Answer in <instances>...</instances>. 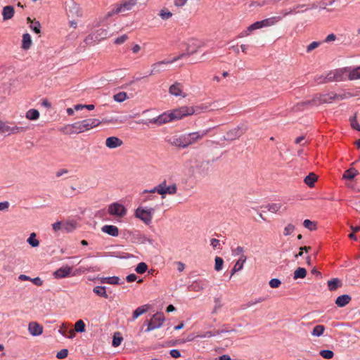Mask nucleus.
<instances>
[{
	"label": "nucleus",
	"mask_w": 360,
	"mask_h": 360,
	"mask_svg": "<svg viewBox=\"0 0 360 360\" xmlns=\"http://www.w3.org/2000/svg\"><path fill=\"white\" fill-rule=\"evenodd\" d=\"M113 98L117 102H123L128 98L126 92L121 91L114 95Z\"/></svg>",
	"instance_id": "obj_46"
},
{
	"label": "nucleus",
	"mask_w": 360,
	"mask_h": 360,
	"mask_svg": "<svg viewBox=\"0 0 360 360\" xmlns=\"http://www.w3.org/2000/svg\"><path fill=\"white\" fill-rule=\"evenodd\" d=\"M172 120H181L184 117L192 115L195 112V108L192 106H181L171 110Z\"/></svg>",
	"instance_id": "obj_6"
},
{
	"label": "nucleus",
	"mask_w": 360,
	"mask_h": 360,
	"mask_svg": "<svg viewBox=\"0 0 360 360\" xmlns=\"http://www.w3.org/2000/svg\"><path fill=\"white\" fill-rule=\"evenodd\" d=\"M167 141L172 146L179 148H187L184 134L172 136L168 139Z\"/></svg>",
	"instance_id": "obj_14"
},
{
	"label": "nucleus",
	"mask_w": 360,
	"mask_h": 360,
	"mask_svg": "<svg viewBox=\"0 0 360 360\" xmlns=\"http://www.w3.org/2000/svg\"><path fill=\"white\" fill-rule=\"evenodd\" d=\"M321 44V42L319 41H313L311 44H309L307 47V52L309 53L312 51L314 49H316L319 45Z\"/></svg>",
	"instance_id": "obj_59"
},
{
	"label": "nucleus",
	"mask_w": 360,
	"mask_h": 360,
	"mask_svg": "<svg viewBox=\"0 0 360 360\" xmlns=\"http://www.w3.org/2000/svg\"><path fill=\"white\" fill-rule=\"evenodd\" d=\"M27 243L32 246V247H37L39 245V241L36 238V233H32L30 236V237L27 239Z\"/></svg>",
	"instance_id": "obj_45"
},
{
	"label": "nucleus",
	"mask_w": 360,
	"mask_h": 360,
	"mask_svg": "<svg viewBox=\"0 0 360 360\" xmlns=\"http://www.w3.org/2000/svg\"><path fill=\"white\" fill-rule=\"evenodd\" d=\"M86 325L82 320H78L75 324V332L83 333L85 331Z\"/></svg>",
	"instance_id": "obj_43"
},
{
	"label": "nucleus",
	"mask_w": 360,
	"mask_h": 360,
	"mask_svg": "<svg viewBox=\"0 0 360 360\" xmlns=\"http://www.w3.org/2000/svg\"><path fill=\"white\" fill-rule=\"evenodd\" d=\"M22 38L21 48L24 50H28L32 44L30 34L28 33L23 34Z\"/></svg>",
	"instance_id": "obj_28"
},
{
	"label": "nucleus",
	"mask_w": 360,
	"mask_h": 360,
	"mask_svg": "<svg viewBox=\"0 0 360 360\" xmlns=\"http://www.w3.org/2000/svg\"><path fill=\"white\" fill-rule=\"evenodd\" d=\"M188 0H174V4L177 7H182L184 6Z\"/></svg>",
	"instance_id": "obj_63"
},
{
	"label": "nucleus",
	"mask_w": 360,
	"mask_h": 360,
	"mask_svg": "<svg viewBox=\"0 0 360 360\" xmlns=\"http://www.w3.org/2000/svg\"><path fill=\"white\" fill-rule=\"evenodd\" d=\"M359 175V171L354 167L345 171L342 175V179L345 180V185L352 189L355 190L357 186V179L356 176Z\"/></svg>",
	"instance_id": "obj_1"
},
{
	"label": "nucleus",
	"mask_w": 360,
	"mask_h": 360,
	"mask_svg": "<svg viewBox=\"0 0 360 360\" xmlns=\"http://www.w3.org/2000/svg\"><path fill=\"white\" fill-rule=\"evenodd\" d=\"M307 271L304 268L298 267L294 272L293 278L295 280L298 278H304L306 277Z\"/></svg>",
	"instance_id": "obj_40"
},
{
	"label": "nucleus",
	"mask_w": 360,
	"mask_h": 360,
	"mask_svg": "<svg viewBox=\"0 0 360 360\" xmlns=\"http://www.w3.org/2000/svg\"><path fill=\"white\" fill-rule=\"evenodd\" d=\"M148 269V266L145 262H140L136 267V271L138 274H144Z\"/></svg>",
	"instance_id": "obj_50"
},
{
	"label": "nucleus",
	"mask_w": 360,
	"mask_h": 360,
	"mask_svg": "<svg viewBox=\"0 0 360 360\" xmlns=\"http://www.w3.org/2000/svg\"><path fill=\"white\" fill-rule=\"evenodd\" d=\"M336 39V35L334 34H328L324 40V42L329 43Z\"/></svg>",
	"instance_id": "obj_62"
},
{
	"label": "nucleus",
	"mask_w": 360,
	"mask_h": 360,
	"mask_svg": "<svg viewBox=\"0 0 360 360\" xmlns=\"http://www.w3.org/2000/svg\"><path fill=\"white\" fill-rule=\"evenodd\" d=\"M59 131L65 135H71L75 134L73 124H67L59 129Z\"/></svg>",
	"instance_id": "obj_42"
},
{
	"label": "nucleus",
	"mask_w": 360,
	"mask_h": 360,
	"mask_svg": "<svg viewBox=\"0 0 360 360\" xmlns=\"http://www.w3.org/2000/svg\"><path fill=\"white\" fill-rule=\"evenodd\" d=\"M102 231L112 236H117L119 235L118 228L113 225H105L102 227Z\"/></svg>",
	"instance_id": "obj_29"
},
{
	"label": "nucleus",
	"mask_w": 360,
	"mask_h": 360,
	"mask_svg": "<svg viewBox=\"0 0 360 360\" xmlns=\"http://www.w3.org/2000/svg\"><path fill=\"white\" fill-rule=\"evenodd\" d=\"M165 195L166 194H170V195H174L176 193L177 191V188H176V184H173V185H171V186H165Z\"/></svg>",
	"instance_id": "obj_55"
},
{
	"label": "nucleus",
	"mask_w": 360,
	"mask_h": 360,
	"mask_svg": "<svg viewBox=\"0 0 360 360\" xmlns=\"http://www.w3.org/2000/svg\"><path fill=\"white\" fill-rule=\"evenodd\" d=\"M128 38L129 37L127 34H123L115 39L114 43L117 45L122 44L128 39Z\"/></svg>",
	"instance_id": "obj_57"
},
{
	"label": "nucleus",
	"mask_w": 360,
	"mask_h": 360,
	"mask_svg": "<svg viewBox=\"0 0 360 360\" xmlns=\"http://www.w3.org/2000/svg\"><path fill=\"white\" fill-rule=\"evenodd\" d=\"M72 268L68 266H62L60 269H57L53 273V276L56 278H63L68 277L72 272Z\"/></svg>",
	"instance_id": "obj_19"
},
{
	"label": "nucleus",
	"mask_w": 360,
	"mask_h": 360,
	"mask_svg": "<svg viewBox=\"0 0 360 360\" xmlns=\"http://www.w3.org/2000/svg\"><path fill=\"white\" fill-rule=\"evenodd\" d=\"M281 20V16H274L271 18H266L261 21H257L254 22V25L256 30L261 29L266 27H270L274 25L278 21Z\"/></svg>",
	"instance_id": "obj_12"
},
{
	"label": "nucleus",
	"mask_w": 360,
	"mask_h": 360,
	"mask_svg": "<svg viewBox=\"0 0 360 360\" xmlns=\"http://www.w3.org/2000/svg\"><path fill=\"white\" fill-rule=\"evenodd\" d=\"M62 228H63V224L60 221H57L53 224V229L55 231H58V230H60Z\"/></svg>",
	"instance_id": "obj_64"
},
{
	"label": "nucleus",
	"mask_w": 360,
	"mask_h": 360,
	"mask_svg": "<svg viewBox=\"0 0 360 360\" xmlns=\"http://www.w3.org/2000/svg\"><path fill=\"white\" fill-rule=\"evenodd\" d=\"M256 30L255 29V27L254 25V24L252 23V25H249L246 30L242 31L241 32L239 33V34L238 35V38H243V37H248L251 34V33Z\"/></svg>",
	"instance_id": "obj_39"
},
{
	"label": "nucleus",
	"mask_w": 360,
	"mask_h": 360,
	"mask_svg": "<svg viewBox=\"0 0 360 360\" xmlns=\"http://www.w3.org/2000/svg\"><path fill=\"white\" fill-rule=\"evenodd\" d=\"M84 128L85 131L91 129H93L101 124V121L98 119L90 118L82 120Z\"/></svg>",
	"instance_id": "obj_22"
},
{
	"label": "nucleus",
	"mask_w": 360,
	"mask_h": 360,
	"mask_svg": "<svg viewBox=\"0 0 360 360\" xmlns=\"http://www.w3.org/2000/svg\"><path fill=\"white\" fill-rule=\"evenodd\" d=\"M268 210L272 213H277L281 210H285L286 207H284L281 203H272L268 205Z\"/></svg>",
	"instance_id": "obj_33"
},
{
	"label": "nucleus",
	"mask_w": 360,
	"mask_h": 360,
	"mask_svg": "<svg viewBox=\"0 0 360 360\" xmlns=\"http://www.w3.org/2000/svg\"><path fill=\"white\" fill-rule=\"evenodd\" d=\"M350 300L351 297L348 295H343L337 297L335 304L340 307H343L347 305Z\"/></svg>",
	"instance_id": "obj_31"
},
{
	"label": "nucleus",
	"mask_w": 360,
	"mask_h": 360,
	"mask_svg": "<svg viewBox=\"0 0 360 360\" xmlns=\"http://www.w3.org/2000/svg\"><path fill=\"white\" fill-rule=\"evenodd\" d=\"M30 27L37 34H39L41 32V24L37 20L34 21V23L30 25Z\"/></svg>",
	"instance_id": "obj_53"
},
{
	"label": "nucleus",
	"mask_w": 360,
	"mask_h": 360,
	"mask_svg": "<svg viewBox=\"0 0 360 360\" xmlns=\"http://www.w3.org/2000/svg\"><path fill=\"white\" fill-rule=\"evenodd\" d=\"M150 308V304H145L143 306H141L138 307L134 312L132 315V319L134 320L137 319L139 316L142 315L143 314L147 312L149 309Z\"/></svg>",
	"instance_id": "obj_30"
},
{
	"label": "nucleus",
	"mask_w": 360,
	"mask_h": 360,
	"mask_svg": "<svg viewBox=\"0 0 360 360\" xmlns=\"http://www.w3.org/2000/svg\"><path fill=\"white\" fill-rule=\"evenodd\" d=\"M204 288V283L200 281H195L188 286L190 291L200 292Z\"/></svg>",
	"instance_id": "obj_34"
},
{
	"label": "nucleus",
	"mask_w": 360,
	"mask_h": 360,
	"mask_svg": "<svg viewBox=\"0 0 360 360\" xmlns=\"http://www.w3.org/2000/svg\"><path fill=\"white\" fill-rule=\"evenodd\" d=\"M224 261L223 259L219 257H215V265H214V269L217 271L221 270L223 267Z\"/></svg>",
	"instance_id": "obj_54"
},
{
	"label": "nucleus",
	"mask_w": 360,
	"mask_h": 360,
	"mask_svg": "<svg viewBox=\"0 0 360 360\" xmlns=\"http://www.w3.org/2000/svg\"><path fill=\"white\" fill-rule=\"evenodd\" d=\"M159 15L162 20H167L172 16V13L167 8L162 9Z\"/></svg>",
	"instance_id": "obj_52"
},
{
	"label": "nucleus",
	"mask_w": 360,
	"mask_h": 360,
	"mask_svg": "<svg viewBox=\"0 0 360 360\" xmlns=\"http://www.w3.org/2000/svg\"><path fill=\"white\" fill-rule=\"evenodd\" d=\"M120 278L117 276L103 277L101 278V283L115 285L119 283Z\"/></svg>",
	"instance_id": "obj_38"
},
{
	"label": "nucleus",
	"mask_w": 360,
	"mask_h": 360,
	"mask_svg": "<svg viewBox=\"0 0 360 360\" xmlns=\"http://www.w3.org/2000/svg\"><path fill=\"white\" fill-rule=\"evenodd\" d=\"M93 291L94 293H96L97 295H98L100 297H102L104 298H108V295L106 292L105 287L96 286L94 288Z\"/></svg>",
	"instance_id": "obj_41"
},
{
	"label": "nucleus",
	"mask_w": 360,
	"mask_h": 360,
	"mask_svg": "<svg viewBox=\"0 0 360 360\" xmlns=\"http://www.w3.org/2000/svg\"><path fill=\"white\" fill-rule=\"evenodd\" d=\"M318 176L314 173H310L304 179V183L309 187L312 188L314 186L315 182L317 181Z\"/></svg>",
	"instance_id": "obj_35"
},
{
	"label": "nucleus",
	"mask_w": 360,
	"mask_h": 360,
	"mask_svg": "<svg viewBox=\"0 0 360 360\" xmlns=\"http://www.w3.org/2000/svg\"><path fill=\"white\" fill-rule=\"evenodd\" d=\"M341 286L342 282L338 278H333L328 281V288L330 291H334Z\"/></svg>",
	"instance_id": "obj_32"
},
{
	"label": "nucleus",
	"mask_w": 360,
	"mask_h": 360,
	"mask_svg": "<svg viewBox=\"0 0 360 360\" xmlns=\"http://www.w3.org/2000/svg\"><path fill=\"white\" fill-rule=\"evenodd\" d=\"M244 134V131L240 127H238L234 128L233 129L230 130L227 132V137L230 139H236L239 138Z\"/></svg>",
	"instance_id": "obj_26"
},
{
	"label": "nucleus",
	"mask_w": 360,
	"mask_h": 360,
	"mask_svg": "<svg viewBox=\"0 0 360 360\" xmlns=\"http://www.w3.org/2000/svg\"><path fill=\"white\" fill-rule=\"evenodd\" d=\"M350 124L353 129L360 131V127L356 120V115L350 119Z\"/></svg>",
	"instance_id": "obj_58"
},
{
	"label": "nucleus",
	"mask_w": 360,
	"mask_h": 360,
	"mask_svg": "<svg viewBox=\"0 0 360 360\" xmlns=\"http://www.w3.org/2000/svg\"><path fill=\"white\" fill-rule=\"evenodd\" d=\"M27 127H18L15 124L9 125L4 122H0V133L6 135L15 134L25 131Z\"/></svg>",
	"instance_id": "obj_8"
},
{
	"label": "nucleus",
	"mask_w": 360,
	"mask_h": 360,
	"mask_svg": "<svg viewBox=\"0 0 360 360\" xmlns=\"http://www.w3.org/2000/svg\"><path fill=\"white\" fill-rule=\"evenodd\" d=\"M320 355L326 359H330L333 357L334 353L331 350L324 349L320 352Z\"/></svg>",
	"instance_id": "obj_51"
},
{
	"label": "nucleus",
	"mask_w": 360,
	"mask_h": 360,
	"mask_svg": "<svg viewBox=\"0 0 360 360\" xmlns=\"http://www.w3.org/2000/svg\"><path fill=\"white\" fill-rule=\"evenodd\" d=\"M123 141L116 136H110L106 139L105 146L109 148H115L121 146Z\"/></svg>",
	"instance_id": "obj_21"
},
{
	"label": "nucleus",
	"mask_w": 360,
	"mask_h": 360,
	"mask_svg": "<svg viewBox=\"0 0 360 360\" xmlns=\"http://www.w3.org/2000/svg\"><path fill=\"white\" fill-rule=\"evenodd\" d=\"M153 212V208L145 209L138 207L136 210L135 214L136 217L139 218L144 223L149 224L151 222Z\"/></svg>",
	"instance_id": "obj_9"
},
{
	"label": "nucleus",
	"mask_w": 360,
	"mask_h": 360,
	"mask_svg": "<svg viewBox=\"0 0 360 360\" xmlns=\"http://www.w3.org/2000/svg\"><path fill=\"white\" fill-rule=\"evenodd\" d=\"M208 131L209 129H207L202 131H198L184 134L187 148L201 141Z\"/></svg>",
	"instance_id": "obj_7"
},
{
	"label": "nucleus",
	"mask_w": 360,
	"mask_h": 360,
	"mask_svg": "<svg viewBox=\"0 0 360 360\" xmlns=\"http://www.w3.org/2000/svg\"><path fill=\"white\" fill-rule=\"evenodd\" d=\"M246 256L242 254L239 258V259L236 262L235 264L232 271L231 274L233 275L236 272L240 271L243 267V264L246 261Z\"/></svg>",
	"instance_id": "obj_27"
},
{
	"label": "nucleus",
	"mask_w": 360,
	"mask_h": 360,
	"mask_svg": "<svg viewBox=\"0 0 360 360\" xmlns=\"http://www.w3.org/2000/svg\"><path fill=\"white\" fill-rule=\"evenodd\" d=\"M165 186H166V181H163L161 184L155 186L153 189L150 191H144L143 193H155L158 192L160 195H162V198H165Z\"/></svg>",
	"instance_id": "obj_25"
},
{
	"label": "nucleus",
	"mask_w": 360,
	"mask_h": 360,
	"mask_svg": "<svg viewBox=\"0 0 360 360\" xmlns=\"http://www.w3.org/2000/svg\"><path fill=\"white\" fill-rule=\"evenodd\" d=\"M108 212L111 215L122 217L126 214L127 210L122 204L114 202L109 205Z\"/></svg>",
	"instance_id": "obj_13"
},
{
	"label": "nucleus",
	"mask_w": 360,
	"mask_h": 360,
	"mask_svg": "<svg viewBox=\"0 0 360 360\" xmlns=\"http://www.w3.org/2000/svg\"><path fill=\"white\" fill-rule=\"evenodd\" d=\"M165 321V317L163 313L158 312L155 314L154 315H153V316L148 321H146L148 326L146 331L150 332L151 330L160 328L162 326Z\"/></svg>",
	"instance_id": "obj_5"
},
{
	"label": "nucleus",
	"mask_w": 360,
	"mask_h": 360,
	"mask_svg": "<svg viewBox=\"0 0 360 360\" xmlns=\"http://www.w3.org/2000/svg\"><path fill=\"white\" fill-rule=\"evenodd\" d=\"M295 231V226L292 224H288L283 230L284 236H289Z\"/></svg>",
	"instance_id": "obj_56"
},
{
	"label": "nucleus",
	"mask_w": 360,
	"mask_h": 360,
	"mask_svg": "<svg viewBox=\"0 0 360 360\" xmlns=\"http://www.w3.org/2000/svg\"><path fill=\"white\" fill-rule=\"evenodd\" d=\"M324 330L325 327L323 325H317L314 328L311 332V335L314 336L319 337L323 335Z\"/></svg>",
	"instance_id": "obj_44"
},
{
	"label": "nucleus",
	"mask_w": 360,
	"mask_h": 360,
	"mask_svg": "<svg viewBox=\"0 0 360 360\" xmlns=\"http://www.w3.org/2000/svg\"><path fill=\"white\" fill-rule=\"evenodd\" d=\"M122 340H123V338L121 336L120 333H115L113 335V340H112V345L113 347H117L120 345Z\"/></svg>",
	"instance_id": "obj_47"
},
{
	"label": "nucleus",
	"mask_w": 360,
	"mask_h": 360,
	"mask_svg": "<svg viewBox=\"0 0 360 360\" xmlns=\"http://www.w3.org/2000/svg\"><path fill=\"white\" fill-rule=\"evenodd\" d=\"M347 70V79L349 80L357 79L360 78V68L352 69L351 68H345Z\"/></svg>",
	"instance_id": "obj_23"
},
{
	"label": "nucleus",
	"mask_w": 360,
	"mask_h": 360,
	"mask_svg": "<svg viewBox=\"0 0 360 360\" xmlns=\"http://www.w3.org/2000/svg\"><path fill=\"white\" fill-rule=\"evenodd\" d=\"M352 95L350 93H342V94H335L333 92L323 94L320 96V101L323 103H330L332 101L337 100L340 101L345 98H347Z\"/></svg>",
	"instance_id": "obj_10"
},
{
	"label": "nucleus",
	"mask_w": 360,
	"mask_h": 360,
	"mask_svg": "<svg viewBox=\"0 0 360 360\" xmlns=\"http://www.w3.org/2000/svg\"><path fill=\"white\" fill-rule=\"evenodd\" d=\"M75 134H79L85 131L82 121L73 123Z\"/></svg>",
	"instance_id": "obj_49"
},
{
	"label": "nucleus",
	"mask_w": 360,
	"mask_h": 360,
	"mask_svg": "<svg viewBox=\"0 0 360 360\" xmlns=\"http://www.w3.org/2000/svg\"><path fill=\"white\" fill-rule=\"evenodd\" d=\"M183 56H184V54L180 55L177 57L174 58L171 60H162V61H159V62L153 63L151 65V70L150 72V75H153L156 73L160 72L162 70V65L173 63L176 62V60H178L179 59H180Z\"/></svg>",
	"instance_id": "obj_11"
},
{
	"label": "nucleus",
	"mask_w": 360,
	"mask_h": 360,
	"mask_svg": "<svg viewBox=\"0 0 360 360\" xmlns=\"http://www.w3.org/2000/svg\"><path fill=\"white\" fill-rule=\"evenodd\" d=\"M136 0H124L120 4L117 5L115 8L108 12L106 15V18H110L115 14L120 13H124L132 9V8L136 4Z\"/></svg>",
	"instance_id": "obj_3"
},
{
	"label": "nucleus",
	"mask_w": 360,
	"mask_h": 360,
	"mask_svg": "<svg viewBox=\"0 0 360 360\" xmlns=\"http://www.w3.org/2000/svg\"><path fill=\"white\" fill-rule=\"evenodd\" d=\"M281 284V282L278 278H273L269 281V285L272 288H278L280 285Z\"/></svg>",
	"instance_id": "obj_61"
},
{
	"label": "nucleus",
	"mask_w": 360,
	"mask_h": 360,
	"mask_svg": "<svg viewBox=\"0 0 360 360\" xmlns=\"http://www.w3.org/2000/svg\"><path fill=\"white\" fill-rule=\"evenodd\" d=\"M303 226L306 228V229H308L310 231H314V230H316L317 229V226H316V222L314 221H312L309 219H305L303 221Z\"/></svg>",
	"instance_id": "obj_48"
},
{
	"label": "nucleus",
	"mask_w": 360,
	"mask_h": 360,
	"mask_svg": "<svg viewBox=\"0 0 360 360\" xmlns=\"http://www.w3.org/2000/svg\"><path fill=\"white\" fill-rule=\"evenodd\" d=\"M183 84L180 82H174L169 88V93L174 96L186 97V94L184 91Z\"/></svg>",
	"instance_id": "obj_15"
},
{
	"label": "nucleus",
	"mask_w": 360,
	"mask_h": 360,
	"mask_svg": "<svg viewBox=\"0 0 360 360\" xmlns=\"http://www.w3.org/2000/svg\"><path fill=\"white\" fill-rule=\"evenodd\" d=\"M108 35L109 32L108 29L100 28L86 36L84 41L87 45H94L96 42H98L106 39Z\"/></svg>",
	"instance_id": "obj_2"
},
{
	"label": "nucleus",
	"mask_w": 360,
	"mask_h": 360,
	"mask_svg": "<svg viewBox=\"0 0 360 360\" xmlns=\"http://www.w3.org/2000/svg\"><path fill=\"white\" fill-rule=\"evenodd\" d=\"M59 333L68 338H73L75 336V330L71 328L70 324L63 323L59 329Z\"/></svg>",
	"instance_id": "obj_20"
},
{
	"label": "nucleus",
	"mask_w": 360,
	"mask_h": 360,
	"mask_svg": "<svg viewBox=\"0 0 360 360\" xmlns=\"http://www.w3.org/2000/svg\"><path fill=\"white\" fill-rule=\"evenodd\" d=\"M15 14V9L12 6H6L3 8L2 15L4 20L11 19Z\"/></svg>",
	"instance_id": "obj_24"
},
{
	"label": "nucleus",
	"mask_w": 360,
	"mask_h": 360,
	"mask_svg": "<svg viewBox=\"0 0 360 360\" xmlns=\"http://www.w3.org/2000/svg\"><path fill=\"white\" fill-rule=\"evenodd\" d=\"M68 351L66 349H63L60 351H59L57 354L56 357L59 359H65L68 356Z\"/></svg>",
	"instance_id": "obj_60"
},
{
	"label": "nucleus",
	"mask_w": 360,
	"mask_h": 360,
	"mask_svg": "<svg viewBox=\"0 0 360 360\" xmlns=\"http://www.w3.org/2000/svg\"><path fill=\"white\" fill-rule=\"evenodd\" d=\"M25 117L30 120H37L39 117V112L36 109H30L26 112Z\"/></svg>",
	"instance_id": "obj_37"
},
{
	"label": "nucleus",
	"mask_w": 360,
	"mask_h": 360,
	"mask_svg": "<svg viewBox=\"0 0 360 360\" xmlns=\"http://www.w3.org/2000/svg\"><path fill=\"white\" fill-rule=\"evenodd\" d=\"M172 117L171 115V112H167L161 114L158 117L151 119L150 120V123L157 124L158 125H161L162 124H165L172 121Z\"/></svg>",
	"instance_id": "obj_17"
},
{
	"label": "nucleus",
	"mask_w": 360,
	"mask_h": 360,
	"mask_svg": "<svg viewBox=\"0 0 360 360\" xmlns=\"http://www.w3.org/2000/svg\"><path fill=\"white\" fill-rule=\"evenodd\" d=\"M201 46V41L197 39H189L186 42V51L188 54H193L196 53L198 49Z\"/></svg>",
	"instance_id": "obj_16"
},
{
	"label": "nucleus",
	"mask_w": 360,
	"mask_h": 360,
	"mask_svg": "<svg viewBox=\"0 0 360 360\" xmlns=\"http://www.w3.org/2000/svg\"><path fill=\"white\" fill-rule=\"evenodd\" d=\"M77 227V222L75 220L67 221L63 223V229L67 232H71Z\"/></svg>",
	"instance_id": "obj_36"
},
{
	"label": "nucleus",
	"mask_w": 360,
	"mask_h": 360,
	"mask_svg": "<svg viewBox=\"0 0 360 360\" xmlns=\"http://www.w3.org/2000/svg\"><path fill=\"white\" fill-rule=\"evenodd\" d=\"M347 79L346 68L336 69L327 74L323 82H340Z\"/></svg>",
	"instance_id": "obj_4"
},
{
	"label": "nucleus",
	"mask_w": 360,
	"mask_h": 360,
	"mask_svg": "<svg viewBox=\"0 0 360 360\" xmlns=\"http://www.w3.org/2000/svg\"><path fill=\"white\" fill-rule=\"evenodd\" d=\"M28 331L33 336H39L43 333V326L36 321H31L28 324Z\"/></svg>",
	"instance_id": "obj_18"
}]
</instances>
